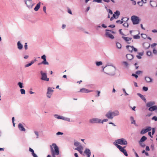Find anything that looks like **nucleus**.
I'll return each instance as SVG.
<instances>
[{
  "label": "nucleus",
  "mask_w": 157,
  "mask_h": 157,
  "mask_svg": "<svg viewBox=\"0 0 157 157\" xmlns=\"http://www.w3.org/2000/svg\"><path fill=\"white\" fill-rule=\"evenodd\" d=\"M51 153L52 157H56L59 154V148L55 143H53L50 146Z\"/></svg>",
  "instance_id": "nucleus-1"
},
{
  "label": "nucleus",
  "mask_w": 157,
  "mask_h": 157,
  "mask_svg": "<svg viewBox=\"0 0 157 157\" xmlns=\"http://www.w3.org/2000/svg\"><path fill=\"white\" fill-rule=\"evenodd\" d=\"M116 67L112 64H108L105 73L110 76H113L116 74Z\"/></svg>",
  "instance_id": "nucleus-2"
},
{
  "label": "nucleus",
  "mask_w": 157,
  "mask_h": 157,
  "mask_svg": "<svg viewBox=\"0 0 157 157\" xmlns=\"http://www.w3.org/2000/svg\"><path fill=\"white\" fill-rule=\"evenodd\" d=\"M119 115L120 112L118 110H115L113 111L109 110L106 113L105 116L108 119H112L114 117L118 116Z\"/></svg>",
  "instance_id": "nucleus-3"
},
{
  "label": "nucleus",
  "mask_w": 157,
  "mask_h": 157,
  "mask_svg": "<svg viewBox=\"0 0 157 157\" xmlns=\"http://www.w3.org/2000/svg\"><path fill=\"white\" fill-rule=\"evenodd\" d=\"M115 144L122 145H126L128 144V142L124 138L118 139L115 140Z\"/></svg>",
  "instance_id": "nucleus-4"
},
{
  "label": "nucleus",
  "mask_w": 157,
  "mask_h": 157,
  "mask_svg": "<svg viewBox=\"0 0 157 157\" xmlns=\"http://www.w3.org/2000/svg\"><path fill=\"white\" fill-rule=\"evenodd\" d=\"M54 90L51 87H48L47 89V91L46 93V96L48 98H50L52 95Z\"/></svg>",
  "instance_id": "nucleus-5"
},
{
  "label": "nucleus",
  "mask_w": 157,
  "mask_h": 157,
  "mask_svg": "<svg viewBox=\"0 0 157 157\" xmlns=\"http://www.w3.org/2000/svg\"><path fill=\"white\" fill-rule=\"evenodd\" d=\"M54 117L56 118L59 119H62L64 121H70V119L69 118L65 117L62 116H60L57 114H56L54 115Z\"/></svg>",
  "instance_id": "nucleus-6"
},
{
  "label": "nucleus",
  "mask_w": 157,
  "mask_h": 157,
  "mask_svg": "<svg viewBox=\"0 0 157 157\" xmlns=\"http://www.w3.org/2000/svg\"><path fill=\"white\" fill-rule=\"evenodd\" d=\"M105 36L106 37L111 39H113L114 38V36L111 33L109 30L106 29L105 30Z\"/></svg>",
  "instance_id": "nucleus-7"
},
{
  "label": "nucleus",
  "mask_w": 157,
  "mask_h": 157,
  "mask_svg": "<svg viewBox=\"0 0 157 157\" xmlns=\"http://www.w3.org/2000/svg\"><path fill=\"white\" fill-rule=\"evenodd\" d=\"M101 120L96 118H92L89 120V122L92 124L101 123Z\"/></svg>",
  "instance_id": "nucleus-8"
},
{
  "label": "nucleus",
  "mask_w": 157,
  "mask_h": 157,
  "mask_svg": "<svg viewBox=\"0 0 157 157\" xmlns=\"http://www.w3.org/2000/svg\"><path fill=\"white\" fill-rule=\"evenodd\" d=\"M131 19L133 24H137L139 23V20L138 17L135 16H132Z\"/></svg>",
  "instance_id": "nucleus-9"
},
{
  "label": "nucleus",
  "mask_w": 157,
  "mask_h": 157,
  "mask_svg": "<svg viewBox=\"0 0 157 157\" xmlns=\"http://www.w3.org/2000/svg\"><path fill=\"white\" fill-rule=\"evenodd\" d=\"M40 73L41 75V80L47 81H48L49 80V78L47 77V74L46 73H44L42 71H41Z\"/></svg>",
  "instance_id": "nucleus-10"
},
{
  "label": "nucleus",
  "mask_w": 157,
  "mask_h": 157,
  "mask_svg": "<svg viewBox=\"0 0 157 157\" xmlns=\"http://www.w3.org/2000/svg\"><path fill=\"white\" fill-rule=\"evenodd\" d=\"M127 49L130 52H132L133 51L136 52L137 51V49L134 48L133 46L127 45L126 46Z\"/></svg>",
  "instance_id": "nucleus-11"
},
{
  "label": "nucleus",
  "mask_w": 157,
  "mask_h": 157,
  "mask_svg": "<svg viewBox=\"0 0 157 157\" xmlns=\"http://www.w3.org/2000/svg\"><path fill=\"white\" fill-rule=\"evenodd\" d=\"M25 2L27 6L29 8H31L33 7V4L32 0H25Z\"/></svg>",
  "instance_id": "nucleus-12"
},
{
  "label": "nucleus",
  "mask_w": 157,
  "mask_h": 157,
  "mask_svg": "<svg viewBox=\"0 0 157 157\" xmlns=\"http://www.w3.org/2000/svg\"><path fill=\"white\" fill-rule=\"evenodd\" d=\"M122 38L124 40L125 42L127 44H130L133 41L132 40V38L130 37H125L122 36Z\"/></svg>",
  "instance_id": "nucleus-13"
},
{
  "label": "nucleus",
  "mask_w": 157,
  "mask_h": 157,
  "mask_svg": "<svg viewBox=\"0 0 157 157\" xmlns=\"http://www.w3.org/2000/svg\"><path fill=\"white\" fill-rule=\"evenodd\" d=\"M93 91V90H90L86 88H83L80 90L79 92L82 93H88L91 92Z\"/></svg>",
  "instance_id": "nucleus-14"
},
{
  "label": "nucleus",
  "mask_w": 157,
  "mask_h": 157,
  "mask_svg": "<svg viewBox=\"0 0 157 157\" xmlns=\"http://www.w3.org/2000/svg\"><path fill=\"white\" fill-rule=\"evenodd\" d=\"M113 144L115 145L116 147L117 148L119 149V150L122 152L124 151L125 149L124 148L125 147H122L121 146L118 144H115V143H113Z\"/></svg>",
  "instance_id": "nucleus-15"
},
{
  "label": "nucleus",
  "mask_w": 157,
  "mask_h": 157,
  "mask_svg": "<svg viewBox=\"0 0 157 157\" xmlns=\"http://www.w3.org/2000/svg\"><path fill=\"white\" fill-rule=\"evenodd\" d=\"M84 152L86 155L87 157H90L91 155V152L90 150L88 148H86Z\"/></svg>",
  "instance_id": "nucleus-16"
},
{
  "label": "nucleus",
  "mask_w": 157,
  "mask_h": 157,
  "mask_svg": "<svg viewBox=\"0 0 157 157\" xmlns=\"http://www.w3.org/2000/svg\"><path fill=\"white\" fill-rule=\"evenodd\" d=\"M18 128L21 131L25 132L26 130L23 125L21 123H19L18 124Z\"/></svg>",
  "instance_id": "nucleus-17"
},
{
  "label": "nucleus",
  "mask_w": 157,
  "mask_h": 157,
  "mask_svg": "<svg viewBox=\"0 0 157 157\" xmlns=\"http://www.w3.org/2000/svg\"><path fill=\"white\" fill-rule=\"evenodd\" d=\"M120 14V12L118 10H117L113 14V16L114 18L117 19L118 17Z\"/></svg>",
  "instance_id": "nucleus-18"
},
{
  "label": "nucleus",
  "mask_w": 157,
  "mask_h": 157,
  "mask_svg": "<svg viewBox=\"0 0 157 157\" xmlns=\"http://www.w3.org/2000/svg\"><path fill=\"white\" fill-rule=\"evenodd\" d=\"M29 151L31 152V154L33 157H38L37 155L35 153L31 147H29Z\"/></svg>",
  "instance_id": "nucleus-19"
},
{
  "label": "nucleus",
  "mask_w": 157,
  "mask_h": 157,
  "mask_svg": "<svg viewBox=\"0 0 157 157\" xmlns=\"http://www.w3.org/2000/svg\"><path fill=\"white\" fill-rule=\"evenodd\" d=\"M82 149H83V147L82 146L77 147V148H75V150H77L81 154H82L83 152V151L82 150Z\"/></svg>",
  "instance_id": "nucleus-20"
},
{
  "label": "nucleus",
  "mask_w": 157,
  "mask_h": 157,
  "mask_svg": "<svg viewBox=\"0 0 157 157\" xmlns=\"http://www.w3.org/2000/svg\"><path fill=\"white\" fill-rule=\"evenodd\" d=\"M145 79L147 83L151 82L152 81V79L150 77L148 76L145 77Z\"/></svg>",
  "instance_id": "nucleus-21"
},
{
  "label": "nucleus",
  "mask_w": 157,
  "mask_h": 157,
  "mask_svg": "<svg viewBox=\"0 0 157 157\" xmlns=\"http://www.w3.org/2000/svg\"><path fill=\"white\" fill-rule=\"evenodd\" d=\"M17 47L19 50H21L23 48V45L21 43L20 41H18L17 44Z\"/></svg>",
  "instance_id": "nucleus-22"
},
{
  "label": "nucleus",
  "mask_w": 157,
  "mask_h": 157,
  "mask_svg": "<svg viewBox=\"0 0 157 157\" xmlns=\"http://www.w3.org/2000/svg\"><path fill=\"white\" fill-rule=\"evenodd\" d=\"M155 102L154 101H150L147 103L146 104V106L148 107H151V106L155 105Z\"/></svg>",
  "instance_id": "nucleus-23"
},
{
  "label": "nucleus",
  "mask_w": 157,
  "mask_h": 157,
  "mask_svg": "<svg viewBox=\"0 0 157 157\" xmlns=\"http://www.w3.org/2000/svg\"><path fill=\"white\" fill-rule=\"evenodd\" d=\"M157 110V106L154 105L149 107L148 110L150 111H153L154 110Z\"/></svg>",
  "instance_id": "nucleus-24"
},
{
  "label": "nucleus",
  "mask_w": 157,
  "mask_h": 157,
  "mask_svg": "<svg viewBox=\"0 0 157 157\" xmlns=\"http://www.w3.org/2000/svg\"><path fill=\"white\" fill-rule=\"evenodd\" d=\"M127 59L129 60L132 59L133 58V56L130 54H128L126 55Z\"/></svg>",
  "instance_id": "nucleus-25"
},
{
  "label": "nucleus",
  "mask_w": 157,
  "mask_h": 157,
  "mask_svg": "<svg viewBox=\"0 0 157 157\" xmlns=\"http://www.w3.org/2000/svg\"><path fill=\"white\" fill-rule=\"evenodd\" d=\"M122 65L125 67L127 68L128 67L129 64L126 61H123L122 62Z\"/></svg>",
  "instance_id": "nucleus-26"
},
{
  "label": "nucleus",
  "mask_w": 157,
  "mask_h": 157,
  "mask_svg": "<svg viewBox=\"0 0 157 157\" xmlns=\"http://www.w3.org/2000/svg\"><path fill=\"white\" fill-rule=\"evenodd\" d=\"M138 55H136V57L138 59H140L141 58V56H143L144 54V52H140L138 53Z\"/></svg>",
  "instance_id": "nucleus-27"
},
{
  "label": "nucleus",
  "mask_w": 157,
  "mask_h": 157,
  "mask_svg": "<svg viewBox=\"0 0 157 157\" xmlns=\"http://www.w3.org/2000/svg\"><path fill=\"white\" fill-rule=\"evenodd\" d=\"M40 2H39L38 4H37L36 6L35 7L34 9V10L35 11H38V10H39V9L40 8Z\"/></svg>",
  "instance_id": "nucleus-28"
},
{
  "label": "nucleus",
  "mask_w": 157,
  "mask_h": 157,
  "mask_svg": "<svg viewBox=\"0 0 157 157\" xmlns=\"http://www.w3.org/2000/svg\"><path fill=\"white\" fill-rule=\"evenodd\" d=\"M137 95L138 96H139L145 102H146V100L145 98L144 97V96L142 95L140 93H137Z\"/></svg>",
  "instance_id": "nucleus-29"
},
{
  "label": "nucleus",
  "mask_w": 157,
  "mask_h": 157,
  "mask_svg": "<svg viewBox=\"0 0 157 157\" xmlns=\"http://www.w3.org/2000/svg\"><path fill=\"white\" fill-rule=\"evenodd\" d=\"M74 145L75 146L77 147H80V146H82L81 145V144L77 141L74 142Z\"/></svg>",
  "instance_id": "nucleus-30"
},
{
  "label": "nucleus",
  "mask_w": 157,
  "mask_h": 157,
  "mask_svg": "<svg viewBox=\"0 0 157 157\" xmlns=\"http://www.w3.org/2000/svg\"><path fill=\"white\" fill-rule=\"evenodd\" d=\"M130 120L131 121V123L132 124H134L135 125H136V123L135 122V121L134 120V117H130Z\"/></svg>",
  "instance_id": "nucleus-31"
},
{
  "label": "nucleus",
  "mask_w": 157,
  "mask_h": 157,
  "mask_svg": "<svg viewBox=\"0 0 157 157\" xmlns=\"http://www.w3.org/2000/svg\"><path fill=\"white\" fill-rule=\"evenodd\" d=\"M95 64L97 66L99 67L102 65L103 63L101 61H97L95 62Z\"/></svg>",
  "instance_id": "nucleus-32"
},
{
  "label": "nucleus",
  "mask_w": 157,
  "mask_h": 157,
  "mask_svg": "<svg viewBox=\"0 0 157 157\" xmlns=\"http://www.w3.org/2000/svg\"><path fill=\"white\" fill-rule=\"evenodd\" d=\"M116 46L118 48L121 49V45L120 43L118 42H116Z\"/></svg>",
  "instance_id": "nucleus-33"
},
{
  "label": "nucleus",
  "mask_w": 157,
  "mask_h": 157,
  "mask_svg": "<svg viewBox=\"0 0 157 157\" xmlns=\"http://www.w3.org/2000/svg\"><path fill=\"white\" fill-rule=\"evenodd\" d=\"M108 64L105 67H104V66L102 67V71L104 72L105 73V72L106 71V69L107 68Z\"/></svg>",
  "instance_id": "nucleus-34"
},
{
  "label": "nucleus",
  "mask_w": 157,
  "mask_h": 157,
  "mask_svg": "<svg viewBox=\"0 0 157 157\" xmlns=\"http://www.w3.org/2000/svg\"><path fill=\"white\" fill-rule=\"evenodd\" d=\"M147 139V137L145 136H142L141 139L139 141L140 142H144Z\"/></svg>",
  "instance_id": "nucleus-35"
},
{
  "label": "nucleus",
  "mask_w": 157,
  "mask_h": 157,
  "mask_svg": "<svg viewBox=\"0 0 157 157\" xmlns=\"http://www.w3.org/2000/svg\"><path fill=\"white\" fill-rule=\"evenodd\" d=\"M41 64H44V65H48V63L46 59H44L43 61L41 62Z\"/></svg>",
  "instance_id": "nucleus-36"
},
{
  "label": "nucleus",
  "mask_w": 157,
  "mask_h": 157,
  "mask_svg": "<svg viewBox=\"0 0 157 157\" xmlns=\"http://www.w3.org/2000/svg\"><path fill=\"white\" fill-rule=\"evenodd\" d=\"M23 84L22 83L20 82H18L17 83V85L19 86L20 88H22L23 87Z\"/></svg>",
  "instance_id": "nucleus-37"
},
{
  "label": "nucleus",
  "mask_w": 157,
  "mask_h": 157,
  "mask_svg": "<svg viewBox=\"0 0 157 157\" xmlns=\"http://www.w3.org/2000/svg\"><path fill=\"white\" fill-rule=\"evenodd\" d=\"M147 132V131L146 129H143L140 132V134H144Z\"/></svg>",
  "instance_id": "nucleus-38"
},
{
  "label": "nucleus",
  "mask_w": 157,
  "mask_h": 157,
  "mask_svg": "<svg viewBox=\"0 0 157 157\" xmlns=\"http://www.w3.org/2000/svg\"><path fill=\"white\" fill-rule=\"evenodd\" d=\"M140 145L143 147H145V145L144 143H143V142L139 141V142Z\"/></svg>",
  "instance_id": "nucleus-39"
},
{
  "label": "nucleus",
  "mask_w": 157,
  "mask_h": 157,
  "mask_svg": "<svg viewBox=\"0 0 157 157\" xmlns=\"http://www.w3.org/2000/svg\"><path fill=\"white\" fill-rule=\"evenodd\" d=\"M20 91L21 94H25V91L24 89H21Z\"/></svg>",
  "instance_id": "nucleus-40"
},
{
  "label": "nucleus",
  "mask_w": 157,
  "mask_h": 157,
  "mask_svg": "<svg viewBox=\"0 0 157 157\" xmlns=\"http://www.w3.org/2000/svg\"><path fill=\"white\" fill-rule=\"evenodd\" d=\"M34 132L36 136V138H37V139L38 138L39 136L38 132L37 131H34Z\"/></svg>",
  "instance_id": "nucleus-41"
},
{
  "label": "nucleus",
  "mask_w": 157,
  "mask_h": 157,
  "mask_svg": "<svg viewBox=\"0 0 157 157\" xmlns=\"http://www.w3.org/2000/svg\"><path fill=\"white\" fill-rule=\"evenodd\" d=\"M133 37L135 39H139L140 38V37L139 35H134L133 36Z\"/></svg>",
  "instance_id": "nucleus-42"
},
{
  "label": "nucleus",
  "mask_w": 157,
  "mask_h": 157,
  "mask_svg": "<svg viewBox=\"0 0 157 157\" xmlns=\"http://www.w3.org/2000/svg\"><path fill=\"white\" fill-rule=\"evenodd\" d=\"M128 19V18L127 17H123L121 19V20L123 21H127Z\"/></svg>",
  "instance_id": "nucleus-43"
},
{
  "label": "nucleus",
  "mask_w": 157,
  "mask_h": 157,
  "mask_svg": "<svg viewBox=\"0 0 157 157\" xmlns=\"http://www.w3.org/2000/svg\"><path fill=\"white\" fill-rule=\"evenodd\" d=\"M108 121V119H105L103 120L102 121L101 120V123L103 124L104 122H106Z\"/></svg>",
  "instance_id": "nucleus-44"
},
{
  "label": "nucleus",
  "mask_w": 157,
  "mask_h": 157,
  "mask_svg": "<svg viewBox=\"0 0 157 157\" xmlns=\"http://www.w3.org/2000/svg\"><path fill=\"white\" fill-rule=\"evenodd\" d=\"M122 153H123V154H124V155L125 156H128V154L126 150H125L124 151H123L122 152Z\"/></svg>",
  "instance_id": "nucleus-45"
},
{
  "label": "nucleus",
  "mask_w": 157,
  "mask_h": 157,
  "mask_svg": "<svg viewBox=\"0 0 157 157\" xmlns=\"http://www.w3.org/2000/svg\"><path fill=\"white\" fill-rule=\"evenodd\" d=\"M123 25L124 27H128V24L127 22H125L123 24Z\"/></svg>",
  "instance_id": "nucleus-46"
},
{
  "label": "nucleus",
  "mask_w": 157,
  "mask_h": 157,
  "mask_svg": "<svg viewBox=\"0 0 157 157\" xmlns=\"http://www.w3.org/2000/svg\"><path fill=\"white\" fill-rule=\"evenodd\" d=\"M116 22L118 24H121L123 23V21H122V20L121 21L120 20H118L116 21Z\"/></svg>",
  "instance_id": "nucleus-47"
},
{
  "label": "nucleus",
  "mask_w": 157,
  "mask_h": 157,
  "mask_svg": "<svg viewBox=\"0 0 157 157\" xmlns=\"http://www.w3.org/2000/svg\"><path fill=\"white\" fill-rule=\"evenodd\" d=\"M67 12L70 14H72L71 11L69 8L67 9Z\"/></svg>",
  "instance_id": "nucleus-48"
},
{
  "label": "nucleus",
  "mask_w": 157,
  "mask_h": 157,
  "mask_svg": "<svg viewBox=\"0 0 157 157\" xmlns=\"http://www.w3.org/2000/svg\"><path fill=\"white\" fill-rule=\"evenodd\" d=\"M93 2H97L98 3H101L102 0H94Z\"/></svg>",
  "instance_id": "nucleus-49"
},
{
  "label": "nucleus",
  "mask_w": 157,
  "mask_h": 157,
  "mask_svg": "<svg viewBox=\"0 0 157 157\" xmlns=\"http://www.w3.org/2000/svg\"><path fill=\"white\" fill-rule=\"evenodd\" d=\"M151 54V51H147V55L148 56H150Z\"/></svg>",
  "instance_id": "nucleus-50"
},
{
  "label": "nucleus",
  "mask_w": 157,
  "mask_h": 157,
  "mask_svg": "<svg viewBox=\"0 0 157 157\" xmlns=\"http://www.w3.org/2000/svg\"><path fill=\"white\" fill-rule=\"evenodd\" d=\"M63 133L59 132H58L56 133V135L57 136L59 135H63Z\"/></svg>",
  "instance_id": "nucleus-51"
},
{
  "label": "nucleus",
  "mask_w": 157,
  "mask_h": 157,
  "mask_svg": "<svg viewBox=\"0 0 157 157\" xmlns=\"http://www.w3.org/2000/svg\"><path fill=\"white\" fill-rule=\"evenodd\" d=\"M46 56L45 55H44L41 56V58L43 60L46 59Z\"/></svg>",
  "instance_id": "nucleus-52"
},
{
  "label": "nucleus",
  "mask_w": 157,
  "mask_h": 157,
  "mask_svg": "<svg viewBox=\"0 0 157 157\" xmlns=\"http://www.w3.org/2000/svg\"><path fill=\"white\" fill-rule=\"evenodd\" d=\"M137 4H138V5L140 6H143V3L142 2H137Z\"/></svg>",
  "instance_id": "nucleus-53"
},
{
  "label": "nucleus",
  "mask_w": 157,
  "mask_h": 157,
  "mask_svg": "<svg viewBox=\"0 0 157 157\" xmlns=\"http://www.w3.org/2000/svg\"><path fill=\"white\" fill-rule=\"evenodd\" d=\"M143 90L144 91H147L148 90V88L145 86H144L143 88Z\"/></svg>",
  "instance_id": "nucleus-54"
},
{
  "label": "nucleus",
  "mask_w": 157,
  "mask_h": 157,
  "mask_svg": "<svg viewBox=\"0 0 157 157\" xmlns=\"http://www.w3.org/2000/svg\"><path fill=\"white\" fill-rule=\"evenodd\" d=\"M147 132L149 131H151V128L150 127H147L146 128Z\"/></svg>",
  "instance_id": "nucleus-55"
},
{
  "label": "nucleus",
  "mask_w": 157,
  "mask_h": 157,
  "mask_svg": "<svg viewBox=\"0 0 157 157\" xmlns=\"http://www.w3.org/2000/svg\"><path fill=\"white\" fill-rule=\"evenodd\" d=\"M147 132L149 131H151V128L150 127H147L146 128Z\"/></svg>",
  "instance_id": "nucleus-56"
},
{
  "label": "nucleus",
  "mask_w": 157,
  "mask_h": 157,
  "mask_svg": "<svg viewBox=\"0 0 157 157\" xmlns=\"http://www.w3.org/2000/svg\"><path fill=\"white\" fill-rule=\"evenodd\" d=\"M152 119L155 120V121H157V117L156 116H154L152 118Z\"/></svg>",
  "instance_id": "nucleus-57"
},
{
  "label": "nucleus",
  "mask_w": 157,
  "mask_h": 157,
  "mask_svg": "<svg viewBox=\"0 0 157 157\" xmlns=\"http://www.w3.org/2000/svg\"><path fill=\"white\" fill-rule=\"evenodd\" d=\"M141 73H142V71H136V73L137 75H139Z\"/></svg>",
  "instance_id": "nucleus-58"
},
{
  "label": "nucleus",
  "mask_w": 157,
  "mask_h": 157,
  "mask_svg": "<svg viewBox=\"0 0 157 157\" xmlns=\"http://www.w3.org/2000/svg\"><path fill=\"white\" fill-rule=\"evenodd\" d=\"M24 47H25V50H27L28 48V46H27V43H25V46H24Z\"/></svg>",
  "instance_id": "nucleus-59"
},
{
  "label": "nucleus",
  "mask_w": 157,
  "mask_h": 157,
  "mask_svg": "<svg viewBox=\"0 0 157 157\" xmlns=\"http://www.w3.org/2000/svg\"><path fill=\"white\" fill-rule=\"evenodd\" d=\"M151 148L152 149V150H153L154 149V146L153 144H151Z\"/></svg>",
  "instance_id": "nucleus-60"
},
{
  "label": "nucleus",
  "mask_w": 157,
  "mask_h": 157,
  "mask_svg": "<svg viewBox=\"0 0 157 157\" xmlns=\"http://www.w3.org/2000/svg\"><path fill=\"white\" fill-rule=\"evenodd\" d=\"M32 65L31 64V63H29L28 64H27L26 65H25V67H29L30 66H31Z\"/></svg>",
  "instance_id": "nucleus-61"
},
{
  "label": "nucleus",
  "mask_w": 157,
  "mask_h": 157,
  "mask_svg": "<svg viewBox=\"0 0 157 157\" xmlns=\"http://www.w3.org/2000/svg\"><path fill=\"white\" fill-rule=\"evenodd\" d=\"M97 97H99L100 96V91H99L97 90Z\"/></svg>",
  "instance_id": "nucleus-62"
},
{
  "label": "nucleus",
  "mask_w": 157,
  "mask_h": 157,
  "mask_svg": "<svg viewBox=\"0 0 157 157\" xmlns=\"http://www.w3.org/2000/svg\"><path fill=\"white\" fill-rule=\"evenodd\" d=\"M141 36L142 37L144 38H145L146 37V35L145 34H141Z\"/></svg>",
  "instance_id": "nucleus-63"
},
{
  "label": "nucleus",
  "mask_w": 157,
  "mask_h": 157,
  "mask_svg": "<svg viewBox=\"0 0 157 157\" xmlns=\"http://www.w3.org/2000/svg\"><path fill=\"white\" fill-rule=\"evenodd\" d=\"M43 10L44 11L45 13H46V7L45 6H44L43 8Z\"/></svg>",
  "instance_id": "nucleus-64"
}]
</instances>
